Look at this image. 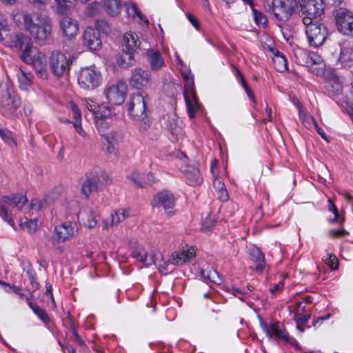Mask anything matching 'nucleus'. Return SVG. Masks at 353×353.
Here are the masks:
<instances>
[{
  "instance_id": "nucleus-22",
  "label": "nucleus",
  "mask_w": 353,
  "mask_h": 353,
  "mask_svg": "<svg viewBox=\"0 0 353 353\" xmlns=\"http://www.w3.org/2000/svg\"><path fill=\"white\" fill-rule=\"evenodd\" d=\"M34 67L38 77L47 79L48 72L46 68V59L43 54L38 52L33 55V60L30 63Z\"/></svg>"
},
{
  "instance_id": "nucleus-51",
  "label": "nucleus",
  "mask_w": 353,
  "mask_h": 353,
  "mask_svg": "<svg viewBox=\"0 0 353 353\" xmlns=\"http://www.w3.org/2000/svg\"><path fill=\"white\" fill-rule=\"evenodd\" d=\"M123 221L117 210L111 214V226L117 225Z\"/></svg>"
},
{
  "instance_id": "nucleus-33",
  "label": "nucleus",
  "mask_w": 353,
  "mask_h": 353,
  "mask_svg": "<svg viewBox=\"0 0 353 353\" xmlns=\"http://www.w3.org/2000/svg\"><path fill=\"white\" fill-rule=\"evenodd\" d=\"M3 199L6 203L12 207H15L19 210H21L28 201L27 198L22 194H14L12 196H3Z\"/></svg>"
},
{
  "instance_id": "nucleus-5",
  "label": "nucleus",
  "mask_w": 353,
  "mask_h": 353,
  "mask_svg": "<svg viewBox=\"0 0 353 353\" xmlns=\"http://www.w3.org/2000/svg\"><path fill=\"white\" fill-rule=\"evenodd\" d=\"M182 74L185 81L183 94L188 113L190 118H194L200 109V105L199 104L194 90V80L192 77L190 76L188 74Z\"/></svg>"
},
{
  "instance_id": "nucleus-58",
  "label": "nucleus",
  "mask_w": 353,
  "mask_h": 353,
  "mask_svg": "<svg viewBox=\"0 0 353 353\" xmlns=\"http://www.w3.org/2000/svg\"><path fill=\"white\" fill-rule=\"evenodd\" d=\"M218 192L219 194V197L221 201H225L228 199L229 196L226 188L218 190Z\"/></svg>"
},
{
  "instance_id": "nucleus-44",
  "label": "nucleus",
  "mask_w": 353,
  "mask_h": 353,
  "mask_svg": "<svg viewBox=\"0 0 353 353\" xmlns=\"http://www.w3.org/2000/svg\"><path fill=\"white\" fill-rule=\"evenodd\" d=\"M208 276L210 277L209 281H211L212 283H214L217 285H219L222 283V279L221 278L219 273L212 268L209 269Z\"/></svg>"
},
{
  "instance_id": "nucleus-38",
  "label": "nucleus",
  "mask_w": 353,
  "mask_h": 353,
  "mask_svg": "<svg viewBox=\"0 0 353 353\" xmlns=\"http://www.w3.org/2000/svg\"><path fill=\"white\" fill-rule=\"evenodd\" d=\"M113 112L111 110L110 107L105 105H100L97 106V110L96 111L95 117L97 119H101L100 121H97L99 122L103 121V119H107L110 117L112 115ZM103 123V122H102Z\"/></svg>"
},
{
  "instance_id": "nucleus-49",
  "label": "nucleus",
  "mask_w": 353,
  "mask_h": 353,
  "mask_svg": "<svg viewBox=\"0 0 353 353\" xmlns=\"http://www.w3.org/2000/svg\"><path fill=\"white\" fill-rule=\"evenodd\" d=\"M299 311H298V310H296L295 312L294 319H295L296 323H303L308 321V320L310 318V314H304V315L299 316Z\"/></svg>"
},
{
  "instance_id": "nucleus-23",
  "label": "nucleus",
  "mask_w": 353,
  "mask_h": 353,
  "mask_svg": "<svg viewBox=\"0 0 353 353\" xmlns=\"http://www.w3.org/2000/svg\"><path fill=\"white\" fill-rule=\"evenodd\" d=\"M132 256L143 263L145 266L152 264L157 265L154 254L152 252L148 253L143 248H139L134 250L132 252Z\"/></svg>"
},
{
  "instance_id": "nucleus-6",
  "label": "nucleus",
  "mask_w": 353,
  "mask_h": 353,
  "mask_svg": "<svg viewBox=\"0 0 353 353\" xmlns=\"http://www.w3.org/2000/svg\"><path fill=\"white\" fill-rule=\"evenodd\" d=\"M17 94L8 85H0V107L6 112L14 114L20 106Z\"/></svg>"
},
{
  "instance_id": "nucleus-9",
  "label": "nucleus",
  "mask_w": 353,
  "mask_h": 353,
  "mask_svg": "<svg viewBox=\"0 0 353 353\" xmlns=\"http://www.w3.org/2000/svg\"><path fill=\"white\" fill-rule=\"evenodd\" d=\"M101 81L99 71L92 67L82 68L78 76L79 85L86 90H93L97 88Z\"/></svg>"
},
{
  "instance_id": "nucleus-50",
  "label": "nucleus",
  "mask_w": 353,
  "mask_h": 353,
  "mask_svg": "<svg viewBox=\"0 0 353 353\" xmlns=\"http://www.w3.org/2000/svg\"><path fill=\"white\" fill-rule=\"evenodd\" d=\"M326 263L333 270H336L338 268V259L334 255H330L326 260Z\"/></svg>"
},
{
  "instance_id": "nucleus-48",
  "label": "nucleus",
  "mask_w": 353,
  "mask_h": 353,
  "mask_svg": "<svg viewBox=\"0 0 353 353\" xmlns=\"http://www.w3.org/2000/svg\"><path fill=\"white\" fill-rule=\"evenodd\" d=\"M25 225L30 233H34L37 229V221L29 220L25 223Z\"/></svg>"
},
{
  "instance_id": "nucleus-46",
  "label": "nucleus",
  "mask_w": 353,
  "mask_h": 353,
  "mask_svg": "<svg viewBox=\"0 0 353 353\" xmlns=\"http://www.w3.org/2000/svg\"><path fill=\"white\" fill-rule=\"evenodd\" d=\"M0 215L6 221L8 222V223L11 225H14V221L13 219L10 216L8 210L3 206L0 207Z\"/></svg>"
},
{
  "instance_id": "nucleus-19",
  "label": "nucleus",
  "mask_w": 353,
  "mask_h": 353,
  "mask_svg": "<svg viewBox=\"0 0 353 353\" xmlns=\"http://www.w3.org/2000/svg\"><path fill=\"white\" fill-rule=\"evenodd\" d=\"M266 57L272 59L274 69L280 72L287 70V61L283 54L273 44L268 45L266 48Z\"/></svg>"
},
{
  "instance_id": "nucleus-57",
  "label": "nucleus",
  "mask_w": 353,
  "mask_h": 353,
  "mask_svg": "<svg viewBox=\"0 0 353 353\" xmlns=\"http://www.w3.org/2000/svg\"><path fill=\"white\" fill-rule=\"evenodd\" d=\"M283 287V283L281 282H279V283L276 284L274 285L273 288H271L270 289V292L272 294V295H274L276 294L277 292H280L282 288Z\"/></svg>"
},
{
  "instance_id": "nucleus-40",
  "label": "nucleus",
  "mask_w": 353,
  "mask_h": 353,
  "mask_svg": "<svg viewBox=\"0 0 353 353\" xmlns=\"http://www.w3.org/2000/svg\"><path fill=\"white\" fill-rule=\"evenodd\" d=\"M316 60L319 61L317 64H310L308 68L309 70L316 76H321L325 72V63L322 58H316Z\"/></svg>"
},
{
  "instance_id": "nucleus-56",
  "label": "nucleus",
  "mask_w": 353,
  "mask_h": 353,
  "mask_svg": "<svg viewBox=\"0 0 353 353\" xmlns=\"http://www.w3.org/2000/svg\"><path fill=\"white\" fill-rule=\"evenodd\" d=\"M188 19L189 21L192 23V25L196 29L199 30V23L197 19L191 14H187Z\"/></svg>"
},
{
  "instance_id": "nucleus-43",
  "label": "nucleus",
  "mask_w": 353,
  "mask_h": 353,
  "mask_svg": "<svg viewBox=\"0 0 353 353\" xmlns=\"http://www.w3.org/2000/svg\"><path fill=\"white\" fill-rule=\"evenodd\" d=\"M95 27L97 31L103 32L105 34H108L111 32V27L109 23L103 19H98L95 22Z\"/></svg>"
},
{
  "instance_id": "nucleus-15",
  "label": "nucleus",
  "mask_w": 353,
  "mask_h": 353,
  "mask_svg": "<svg viewBox=\"0 0 353 353\" xmlns=\"http://www.w3.org/2000/svg\"><path fill=\"white\" fill-rule=\"evenodd\" d=\"M336 23L339 30L346 35H353V14L345 8H340L335 12Z\"/></svg>"
},
{
  "instance_id": "nucleus-59",
  "label": "nucleus",
  "mask_w": 353,
  "mask_h": 353,
  "mask_svg": "<svg viewBox=\"0 0 353 353\" xmlns=\"http://www.w3.org/2000/svg\"><path fill=\"white\" fill-rule=\"evenodd\" d=\"M73 339L74 341L80 346L85 345L84 341L81 339L80 336L79 335L76 330L73 331Z\"/></svg>"
},
{
  "instance_id": "nucleus-25",
  "label": "nucleus",
  "mask_w": 353,
  "mask_h": 353,
  "mask_svg": "<svg viewBox=\"0 0 353 353\" xmlns=\"http://www.w3.org/2000/svg\"><path fill=\"white\" fill-rule=\"evenodd\" d=\"M146 58L152 70H158L164 65L163 58L157 50H148Z\"/></svg>"
},
{
  "instance_id": "nucleus-21",
  "label": "nucleus",
  "mask_w": 353,
  "mask_h": 353,
  "mask_svg": "<svg viewBox=\"0 0 353 353\" xmlns=\"http://www.w3.org/2000/svg\"><path fill=\"white\" fill-rule=\"evenodd\" d=\"M83 43L91 50H98L101 45L99 33L91 28H87L83 34Z\"/></svg>"
},
{
  "instance_id": "nucleus-29",
  "label": "nucleus",
  "mask_w": 353,
  "mask_h": 353,
  "mask_svg": "<svg viewBox=\"0 0 353 353\" xmlns=\"http://www.w3.org/2000/svg\"><path fill=\"white\" fill-rule=\"evenodd\" d=\"M338 63L343 68L353 66V48L350 47H343L341 50Z\"/></svg>"
},
{
  "instance_id": "nucleus-62",
  "label": "nucleus",
  "mask_w": 353,
  "mask_h": 353,
  "mask_svg": "<svg viewBox=\"0 0 353 353\" xmlns=\"http://www.w3.org/2000/svg\"><path fill=\"white\" fill-rule=\"evenodd\" d=\"M128 11L130 12V10H132V14L134 15V14H137V16H139V17L140 18V19L143 20V15L141 14V13L138 10V8L137 7H136L134 5H132L130 8H128Z\"/></svg>"
},
{
  "instance_id": "nucleus-37",
  "label": "nucleus",
  "mask_w": 353,
  "mask_h": 353,
  "mask_svg": "<svg viewBox=\"0 0 353 353\" xmlns=\"http://www.w3.org/2000/svg\"><path fill=\"white\" fill-rule=\"evenodd\" d=\"M104 5L109 14L112 16L118 14L121 8L120 0H105Z\"/></svg>"
},
{
  "instance_id": "nucleus-54",
  "label": "nucleus",
  "mask_w": 353,
  "mask_h": 353,
  "mask_svg": "<svg viewBox=\"0 0 353 353\" xmlns=\"http://www.w3.org/2000/svg\"><path fill=\"white\" fill-rule=\"evenodd\" d=\"M296 105L297 106L299 111V117L302 120L303 123L305 125V121L306 118V114L304 111V109L299 101H296Z\"/></svg>"
},
{
  "instance_id": "nucleus-31",
  "label": "nucleus",
  "mask_w": 353,
  "mask_h": 353,
  "mask_svg": "<svg viewBox=\"0 0 353 353\" xmlns=\"http://www.w3.org/2000/svg\"><path fill=\"white\" fill-rule=\"evenodd\" d=\"M19 86L23 90H28L31 87L33 75L30 72H26L19 69L17 74Z\"/></svg>"
},
{
  "instance_id": "nucleus-7",
  "label": "nucleus",
  "mask_w": 353,
  "mask_h": 353,
  "mask_svg": "<svg viewBox=\"0 0 353 353\" xmlns=\"http://www.w3.org/2000/svg\"><path fill=\"white\" fill-rule=\"evenodd\" d=\"M148 95H143L141 92H137L130 97L128 103V112L130 116L135 120H145L147 117V100Z\"/></svg>"
},
{
  "instance_id": "nucleus-55",
  "label": "nucleus",
  "mask_w": 353,
  "mask_h": 353,
  "mask_svg": "<svg viewBox=\"0 0 353 353\" xmlns=\"http://www.w3.org/2000/svg\"><path fill=\"white\" fill-rule=\"evenodd\" d=\"M214 186L217 190H223L225 188V185L223 183L221 178L216 177L214 179Z\"/></svg>"
},
{
  "instance_id": "nucleus-63",
  "label": "nucleus",
  "mask_w": 353,
  "mask_h": 353,
  "mask_svg": "<svg viewBox=\"0 0 353 353\" xmlns=\"http://www.w3.org/2000/svg\"><path fill=\"white\" fill-rule=\"evenodd\" d=\"M27 274L28 275V277L32 283V284H35V288H39V283L35 281V275L31 271V270H27Z\"/></svg>"
},
{
  "instance_id": "nucleus-18",
  "label": "nucleus",
  "mask_w": 353,
  "mask_h": 353,
  "mask_svg": "<svg viewBox=\"0 0 353 353\" xmlns=\"http://www.w3.org/2000/svg\"><path fill=\"white\" fill-rule=\"evenodd\" d=\"M59 24L62 35L68 40L76 36L79 31L77 21L69 16L62 17L59 21Z\"/></svg>"
},
{
  "instance_id": "nucleus-30",
  "label": "nucleus",
  "mask_w": 353,
  "mask_h": 353,
  "mask_svg": "<svg viewBox=\"0 0 353 353\" xmlns=\"http://www.w3.org/2000/svg\"><path fill=\"white\" fill-rule=\"evenodd\" d=\"M71 113L73 119L72 123L74 128L79 134L85 137L86 133L81 127V114L77 106L73 103L71 104Z\"/></svg>"
},
{
  "instance_id": "nucleus-24",
  "label": "nucleus",
  "mask_w": 353,
  "mask_h": 353,
  "mask_svg": "<svg viewBox=\"0 0 353 353\" xmlns=\"http://www.w3.org/2000/svg\"><path fill=\"white\" fill-rule=\"evenodd\" d=\"M266 332L270 337L274 336L276 339L291 343V339L284 333L283 325L280 322L270 323L269 330L266 328Z\"/></svg>"
},
{
  "instance_id": "nucleus-36",
  "label": "nucleus",
  "mask_w": 353,
  "mask_h": 353,
  "mask_svg": "<svg viewBox=\"0 0 353 353\" xmlns=\"http://www.w3.org/2000/svg\"><path fill=\"white\" fill-rule=\"evenodd\" d=\"M17 39H14L13 46L19 49H23L25 48H32V42L30 39L27 35L23 34V33H17Z\"/></svg>"
},
{
  "instance_id": "nucleus-32",
  "label": "nucleus",
  "mask_w": 353,
  "mask_h": 353,
  "mask_svg": "<svg viewBox=\"0 0 353 353\" xmlns=\"http://www.w3.org/2000/svg\"><path fill=\"white\" fill-rule=\"evenodd\" d=\"M116 63L118 66L122 68H127L133 65L134 64L133 54L124 50L117 56Z\"/></svg>"
},
{
  "instance_id": "nucleus-45",
  "label": "nucleus",
  "mask_w": 353,
  "mask_h": 353,
  "mask_svg": "<svg viewBox=\"0 0 353 353\" xmlns=\"http://www.w3.org/2000/svg\"><path fill=\"white\" fill-rule=\"evenodd\" d=\"M21 50H23L21 55L22 60L30 64L33 60V56H31L32 48H25Z\"/></svg>"
},
{
  "instance_id": "nucleus-47",
  "label": "nucleus",
  "mask_w": 353,
  "mask_h": 353,
  "mask_svg": "<svg viewBox=\"0 0 353 353\" xmlns=\"http://www.w3.org/2000/svg\"><path fill=\"white\" fill-rule=\"evenodd\" d=\"M328 202H329L328 210L330 211H332L334 214V219H331L330 221L332 222V223L333 222H336V221H337V220L339 218V213L338 212V208L335 205V204L332 201L331 199H329Z\"/></svg>"
},
{
  "instance_id": "nucleus-64",
  "label": "nucleus",
  "mask_w": 353,
  "mask_h": 353,
  "mask_svg": "<svg viewBox=\"0 0 353 353\" xmlns=\"http://www.w3.org/2000/svg\"><path fill=\"white\" fill-rule=\"evenodd\" d=\"M312 121H313L314 124L315 125V127H316V131L318 132V133L321 136V137H322L323 139H325L326 141H327V142H328V139H327V137H326L325 134L324 133V132L321 130V128H320L318 126V125H317V123H316V121H315L314 119H312Z\"/></svg>"
},
{
  "instance_id": "nucleus-28",
  "label": "nucleus",
  "mask_w": 353,
  "mask_h": 353,
  "mask_svg": "<svg viewBox=\"0 0 353 353\" xmlns=\"http://www.w3.org/2000/svg\"><path fill=\"white\" fill-rule=\"evenodd\" d=\"M79 219L83 224L88 228H94L97 223V219L96 214L92 209L87 208L80 212Z\"/></svg>"
},
{
  "instance_id": "nucleus-53",
  "label": "nucleus",
  "mask_w": 353,
  "mask_h": 353,
  "mask_svg": "<svg viewBox=\"0 0 353 353\" xmlns=\"http://www.w3.org/2000/svg\"><path fill=\"white\" fill-rule=\"evenodd\" d=\"M348 232L345 230H330L329 232V234L330 236L333 238H341L346 234H347Z\"/></svg>"
},
{
  "instance_id": "nucleus-3",
  "label": "nucleus",
  "mask_w": 353,
  "mask_h": 353,
  "mask_svg": "<svg viewBox=\"0 0 353 353\" xmlns=\"http://www.w3.org/2000/svg\"><path fill=\"white\" fill-rule=\"evenodd\" d=\"M103 171L98 168H93L87 171L85 174L81 177L80 195L83 200H88L90 196L97 192L101 185V177Z\"/></svg>"
},
{
  "instance_id": "nucleus-11",
  "label": "nucleus",
  "mask_w": 353,
  "mask_h": 353,
  "mask_svg": "<svg viewBox=\"0 0 353 353\" xmlns=\"http://www.w3.org/2000/svg\"><path fill=\"white\" fill-rule=\"evenodd\" d=\"M49 65L51 72L59 77L68 72L71 62L65 54L53 51L49 59Z\"/></svg>"
},
{
  "instance_id": "nucleus-26",
  "label": "nucleus",
  "mask_w": 353,
  "mask_h": 353,
  "mask_svg": "<svg viewBox=\"0 0 353 353\" xmlns=\"http://www.w3.org/2000/svg\"><path fill=\"white\" fill-rule=\"evenodd\" d=\"M123 42L127 52L134 54L139 48L140 41L138 35L132 32H126L123 37Z\"/></svg>"
},
{
  "instance_id": "nucleus-17",
  "label": "nucleus",
  "mask_w": 353,
  "mask_h": 353,
  "mask_svg": "<svg viewBox=\"0 0 353 353\" xmlns=\"http://www.w3.org/2000/svg\"><path fill=\"white\" fill-rule=\"evenodd\" d=\"M77 232L78 228L76 223L71 221H66L55 228L54 239L59 243L64 242L75 236Z\"/></svg>"
},
{
  "instance_id": "nucleus-14",
  "label": "nucleus",
  "mask_w": 353,
  "mask_h": 353,
  "mask_svg": "<svg viewBox=\"0 0 353 353\" xmlns=\"http://www.w3.org/2000/svg\"><path fill=\"white\" fill-rule=\"evenodd\" d=\"M97 125L98 130L99 131L101 136L104 139L107 143V146L105 149L106 154L109 155L116 154V148L114 145L117 144L122 139L121 133L118 131H108L105 132L104 123L102 121H97Z\"/></svg>"
},
{
  "instance_id": "nucleus-34",
  "label": "nucleus",
  "mask_w": 353,
  "mask_h": 353,
  "mask_svg": "<svg viewBox=\"0 0 353 353\" xmlns=\"http://www.w3.org/2000/svg\"><path fill=\"white\" fill-rule=\"evenodd\" d=\"M251 260H252L256 264L254 266H251V268L255 269L256 270L262 271L263 268V254L261 250L258 248H253L250 250Z\"/></svg>"
},
{
  "instance_id": "nucleus-20",
  "label": "nucleus",
  "mask_w": 353,
  "mask_h": 353,
  "mask_svg": "<svg viewBox=\"0 0 353 353\" xmlns=\"http://www.w3.org/2000/svg\"><path fill=\"white\" fill-rule=\"evenodd\" d=\"M195 254V249L193 247L186 249L182 248L172 253L169 262L172 265H181L184 263L192 260Z\"/></svg>"
},
{
  "instance_id": "nucleus-27",
  "label": "nucleus",
  "mask_w": 353,
  "mask_h": 353,
  "mask_svg": "<svg viewBox=\"0 0 353 353\" xmlns=\"http://www.w3.org/2000/svg\"><path fill=\"white\" fill-rule=\"evenodd\" d=\"M183 173L192 185H199L203 181L200 171L196 166L186 165Z\"/></svg>"
},
{
  "instance_id": "nucleus-10",
  "label": "nucleus",
  "mask_w": 353,
  "mask_h": 353,
  "mask_svg": "<svg viewBox=\"0 0 353 353\" xmlns=\"http://www.w3.org/2000/svg\"><path fill=\"white\" fill-rule=\"evenodd\" d=\"M305 26V32L310 45L316 48L321 46L327 36L326 26L318 21Z\"/></svg>"
},
{
  "instance_id": "nucleus-41",
  "label": "nucleus",
  "mask_w": 353,
  "mask_h": 353,
  "mask_svg": "<svg viewBox=\"0 0 353 353\" xmlns=\"http://www.w3.org/2000/svg\"><path fill=\"white\" fill-rule=\"evenodd\" d=\"M28 301V305L33 310V312L40 318L43 322H48L49 317L45 310L39 307L37 304L33 303L30 301L29 298H26Z\"/></svg>"
},
{
  "instance_id": "nucleus-42",
  "label": "nucleus",
  "mask_w": 353,
  "mask_h": 353,
  "mask_svg": "<svg viewBox=\"0 0 353 353\" xmlns=\"http://www.w3.org/2000/svg\"><path fill=\"white\" fill-rule=\"evenodd\" d=\"M0 137L1 139L12 148H16L17 143L13 139L12 133L8 130L0 129Z\"/></svg>"
},
{
  "instance_id": "nucleus-8",
  "label": "nucleus",
  "mask_w": 353,
  "mask_h": 353,
  "mask_svg": "<svg viewBox=\"0 0 353 353\" xmlns=\"http://www.w3.org/2000/svg\"><path fill=\"white\" fill-rule=\"evenodd\" d=\"M297 0H273L270 12L279 21H287L294 12Z\"/></svg>"
},
{
  "instance_id": "nucleus-4",
  "label": "nucleus",
  "mask_w": 353,
  "mask_h": 353,
  "mask_svg": "<svg viewBox=\"0 0 353 353\" xmlns=\"http://www.w3.org/2000/svg\"><path fill=\"white\" fill-rule=\"evenodd\" d=\"M301 7L302 21L305 25L312 23L323 12V0H297Z\"/></svg>"
},
{
  "instance_id": "nucleus-61",
  "label": "nucleus",
  "mask_w": 353,
  "mask_h": 353,
  "mask_svg": "<svg viewBox=\"0 0 353 353\" xmlns=\"http://www.w3.org/2000/svg\"><path fill=\"white\" fill-rule=\"evenodd\" d=\"M31 207L32 209L39 210L43 208V204L39 200H32L31 203Z\"/></svg>"
},
{
  "instance_id": "nucleus-60",
  "label": "nucleus",
  "mask_w": 353,
  "mask_h": 353,
  "mask_svg": "<svg viewBox=\"0 0 353 353\" xmlns=\"http://www.w3.org/2000/svg\"><path fill=\"white\" fill-rule=\"evenodd\" d=\"M316 58H321L316 54H312L310 58L307 60V65L309 67L310 64L316 65L319 61L316 60Z\"/></svg>"
},
{
  "instance_id": "nucleus-12",
  "label": "nucleus",
  "mask_w": 353,
  "mask_h": 353,
  "mask_svg": "<svg viewBox=\"0 0 353 353\" xmlns=\"http://www.w3.org/2000/svg\"><path fill=\"white\" fill-rule=\"evenodd\" d=\"M152 79L150 72L141 68H134L129 79L130 85L135 89L145 90L152 85Z\"/></svg>"
},
{
  "instance_id": "nucleus-35",
  "label": "nucleus",
  "mask_w": 353,
  "mask_h": 353,
  "mask_svg": "<svg viewBox=\"0 0 353 353\" xmlns=\"http://www.w3.org/2000/svg\"><path fill=\"white\" fill-rule=\"evenodd\" d=\"M16 32H10L6 27L0 29V40L9 47H12L14 41L17 39Z\"/></svg>"
},
{
  "instance_id": "nucleus-16",
  "label": "nucleus",
  "mask_w": 353,
  "mask_h": 353,
  "mask_svg": "<svg viewBox=\"0 0 353 353\" xmlns=\"http://www.w3.org/2000/svg\"><path fill=\"white\" fill-rule=\"evenodd\" d=\"M126 92V84L119 81L107 88L105 95L110 103L118 105L123 103Z\"/></svg>"
},
{
  "instance_id": "nucleus-13",
  "label": "nucleus",
  "mask_w": 353,
  "mask_h": 353,
  "mask_svg": "<svg viewBox=\"0 0 353 353\" xmlns=\"http://www.w3.org/2000/svg\"><path fill=\"white\" fill-rule=\"evenodd\" d=\"M152 205L154 208L163 207L168 216H172L175 213L174 197L171 192L167 190L157 193L152 201Z\"/></svg>"
},
{
  "instance_id": "nucleus-2",
  "label": "nucleus",
  "mask_w": 353,
  "mask_h": 353,
  "mask_svg": "<svg viewBox=\"0 0 353 353\" xmlns=\"http://www.w3.org/2000/svg\"><path fill=\"white\" fill-rule=\"evenodd\" d=\"M14 23L28 32L37 42L43 43L52 32V19L41 12L28 13L23 10L12 12Z\"/></svg>"
},
{
  "instance_id": "nucleus-39",
  "label": "nucleus",
  "mask_w": 353,
  "mask_h": 353,
  "mask_svg": "<svg viewBox=\"0 0 353 353\" xmlns=\"http://www.w3.org/2000/svg\"><path fill=\"white\" fill-rule=\"evenodd\" d=\"M55 12L58 14H65L72 6L71 0H55Z\"/></svg>"
},
{
  "instance_id": "nucleus-1",
  "label": "nucleus",
  "mask_w": 353,
  "mask_h": 353,
  "mask_svg": "<svg viewBox=\"0 0 353 353\" xmlns=\"http://www.w3.org/2000/svg\"><path fill=\"white\" fill-rule=\"evenodd\" d=\"M14 23L28 32L37 42L43 43L52 32V19L41 12L28 13L23 10L12 12Z\"/></svg>"
},
{
  "instance_id": "nucleus-52",
  "label": "nucleus",
  "mask_w": 353,
  "mask_h": 353,
  "mask_svg": "<svg viewBox=\"0 0 353 353\" xmlns=\"http://www.w3.org/2000/svg\"><path fill=\"white\" fill-rule=\"evenodd\" d=\"M240 83H241V85L243 87L245 91L246 92V93L248 94L249 97L251 99L254 100L253 93H252L251 89L250 88V87L248 86V85L247 84L244 77H241V81H240Z\"/></svg>"
}]
</instances>
